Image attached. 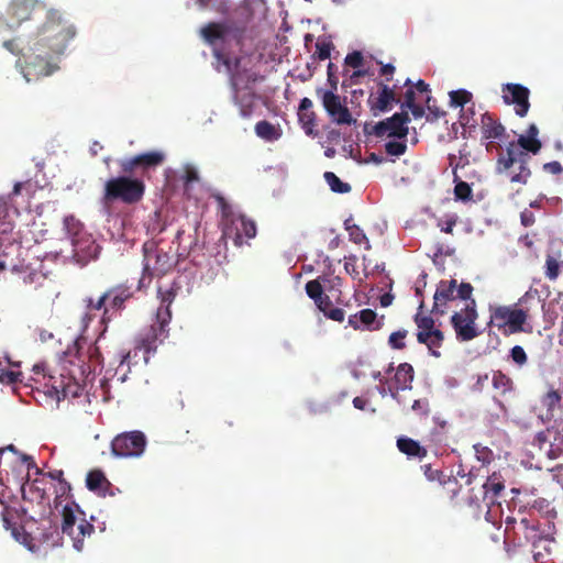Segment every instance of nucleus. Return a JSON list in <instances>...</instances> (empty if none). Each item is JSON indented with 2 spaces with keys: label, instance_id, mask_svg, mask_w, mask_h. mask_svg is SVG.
I'll return each mask as SVG.
<instances>
[{
  "label": "nucleus",
  "instance_id": "obj_28",
  "mask_svg": "<svg viewBox=\"0 0 563 563\" xmlns=\"http://www.w3.org/2000/svg\"><path fill=\"white\" fill-rule=\"evenodd\" d=\"M86 486L90 492L99 496H106L108 490L112 488L111 483L101 470H91L86 476Z\"/></svg>",
  "mask_w": 563,
  "mask_h": 563
},
{
  "label": "nucleus",
  "instance_id": "obj_9",
  "mask_svg": "<svg viewBox=\"0 0 563 563\" xmlns=\"http://www.w3.org/2000/svg\"><path fill=\"white\" fill-rule=\"evenodd\" d=\"M76 511L84 515L75 503L64 506L62 511V532L71 539L73 545L77 551H81L85 538L95 531V527L85 518L78 520Z\"/></svg>",
  "mask_w": 563,
  "mask_h": 563
},
{
  "label": "nucleus",
  "instance_id": "obj_50",
  "mask_svg": "<svg viewBox=\"0 0 563 563\" xmlns=\"http://www.w3.org/2000/svg\"><path fill=\"white\" fill-rule=\"evenodd\" d=\"M406 150V142L389 141L385 144V151L390 156H400L405 154Z\"/></svg>",
  "mask_w": 563,
  "mask_h": 563
},
{
  "label": "nucleus",
  "instance_id": "obj_24",
  "mask_svg": "<svg viewBox=\"0 0 563 563\" xmlns=\"http://www.w3.org/2000/svg\"><path fill=\"white\" fill-rule=\"evenodd\" d=\"M424 476L431 481H438L439 486L441 488L440 495L449 498L450 500H453L456 495L459 494L461 489V485L459 484L457 479L452 476H446L443 474L442 471L433 468L431 464H426L421 466Z\"/></svg>",
  "mask_w": 563,
  "mask_h": 563
},
{
  "label": "nucleus",
  "instance_id": "obj_27",
  "mask_svg": "<svg viewBox=\"0 0 563 563\" xmlns=\"http://www.w3.org/2000/svg\"><path fill=\"white\" fill-rule=\"evenodd\" d=\"M316 112L312 110V101L305 97L298 108V120L307 135L314 136Z\"/></svg>",
  "mask_w": 563,
  "mask_h": 563
},
{
  "label": "nucleus",
  "instance_id": "obj_61",
  "mask_svg": "<svg viewBox=\"0 0 563 563\" xmlns=\"http://www.w3.org/2000/svg\"><path fill=\"white\" fill-rule=\"evenodd\" d=\"M183 179L185 187L188 188L191 183L199 180V174L195 167L186 166Z\"/></svg>",
  "mask_w": 563,
  "mask_h": 563
},
{
  "label": "nucleus",
  "instance_id": "obj_51",
  "mask_svg": "<svg viewBox=\"0 0 563 563\" xmlns=\"http://www.w3.org/2000/svg\"><path fill=\"white\" fill-rule=\"evenodd\" d=\"M49 482L45 481V476H41L40 478H35L32 483V488L38 494L40 499L48 500V494H47V485Z\"/></svg>",
  "mask_w": 563,
  "mask_h": 563
},
{
  "label": "nucleus",
  "instance_id": "obj_2",
  "mask_svg": "<svg viewBox=\"0 0 563 563\" xmlns=\"http://www.w3.org/2000/svg\"><path fill=\"white\" fill-rule=\"evenodd\" d=\"M158 297L161 298V306L157 308L155 322L141 334L139 346L136 350L144 351V360L148 362V354L155 352L157 343L163 342L168 335L167 325L172 319L170 305L173 303L176 291L173 288L163 290L158 287Z\"/></svg>",
  "mask_w": 563,
  "mask_h": 563
},
{
  "label": "nucleus",
  "instance_id": "obj_10",
  "mask_svg": "<svg viewBox=\"0 0 563 563\" xmlns=\"http://www.w3.org/2000/svg\"><path fill=\"white\" fill-rule=\"evenodd\" d=\"M423 302L420 303L418 312L413 317L417 325V341L428 347L430 354L440 357V349L444 342V333L435 327V321L431 316L422 313Z\"/></svg>",
  "mask_w": 563,
  "mask_h": 563
},
{
  "label": "nucleus",
  "instance_id": "obj_46",
  "mask_svg": "<svg viewBox=\"0 0 563 563\" xmlns=\"http://www.w3.org/2000/svg\"><path fill=\"white\" fill-rule=\"evenodd\" d=\"M472 188L466 181H457L454 187V196L457 200L468 201L472 199Z\"/></svg>",
  "mask_w": 563,
  "mask_h": 563
},
{
  "label": "nucleus",
  "instance_id": "obj_1",
  "mask_svg": "<svg viewBox=\"0 0 563 563\" xmlns=\"http://www.w3.org/2000/svg\"><path fill=\"white\" fill-rule=\"evenodd\" d=\"M76 35V29L64 20L57 10L46 12V21L40 27L37 37L31 46L32 56L29 57L27 68L37 76H49L56 70L51 63L54 55L64 53L67 43Z\"/></svg>",
  "mask_w": 563,
  "mask_h": 563
},
{
  "label": "nucleus",
  "instance_id": "obj_48",
  "mask_svg": "<svg viewBox=\"0 0 563 563\" xmlns=\"http://www.w3.org/2000/svg\"><path fill=\"white\" fill-rule=\"evenodd\" d=\"M560 275V263L551 255L545 260V276L550 280H555Z\"/></svg>",
  "mask_w": 563,
  "mask_h": 563
},
{
  "label": "nucleus",
  "instance_id": "obj_16",
  "mask_svg": "<svg viewBox=\"0 0 563 563\" xmlns=\"http://www.w3.org/2000/svg\"><path fill=\"white\" fill-rule=\"evenodd\" d=\"M409 121L410 118L407 111L396 112L390 118L377 122L373 126V134L377 137L406 139Z\"/></svg>",
  "mask_w": 563,
  "mask_h": 563
},
{
  "label": "nucleus",
  "instance_id": "obj_60",
  "mask_svg": "<svg viewBox=\"0 0 563 563\" xmlns=\"http://www.w3.org/2000/svg\"><path fill=\"white\" fill-rule=\"evenodd\" d=\"M356 262H357V258L354 255L346 257L345 262H344L345 272L349 275H351L353 278H357L358 274H360L357 266H356Z\"/></svg>",
  "mask_w": 563,
  "mask_h": 563
},
{
  "label": "nucleus",
  "instance_id": "obj_29",
  "mask_svg": "<svg viewBox=\"0 0 563 563\" xmlns=\"http://www.w3.org/2000/svg\"><path fill=\"white\" fill-rule=\"evenodd\" d=\"M397 448L408 457L423 459L428 453L427 449L421 446L418 441L407 437L398 438Z\"/></svg>",
  "mask_w": 563,
  "mask_h": 563
},
{
  "label": "nucleus",
  "instance_id": "obj_42",
  "mask_svg": "<svg viewBox=\"0 0 563 563\" xmlns=\"http://www.w3.org/2000/svg\"><path fill=\"white\" fill-rule=\"evenodd\" d=\"M345 230L349 232L350 240L355 244H362L364 242H368L366 234L364 231L356 224H351V219L345 220L344 222Z\"/></svg>",
  "mask_w": 563,
  "mask_h": 563
},
{
  "label": "nucleus",
  "instance_id": "obj_18",
  "mask_svg": "<svg viewBox=\"0 0 563 563\" xmlns=\"http://www.w3.org/2000/svg\"><path fill=\"white\" fill-rule=\"evenodd\" d=\"M378 90L376 93H371L367 100L371 112L374 115L390 111L393 106L400 103V98L397 97V85L393 87L379 81L377 84Z\"/></svg>",
  "mask_w": 563,
  "mask_h": 563
},
{
  "label": "nucleus",
  "instance_id": "obj_43",
  "mask_svg": "<svg viewBox=\"0 0 563 563\" xmlns=\"http://www.w3.org/2000/svg\"><path fill=\"white\" fill-rule=\"evenodd\" d=\"M408 335V331L402 329L393 332L388 338V344L394 350H404L406 347L405 339Z\"/></svg>",
  "mask_w": 563,
  "mask_h": 563
},
{
  "label": "nucleus",
  "instance_id": "obj_52",
  "mask_svg": "<svg viewBox=\"0 0 563 563\" xmlns=\"http://www.w3.org/2000/svg\"><path fill=\"white\" fill-rule=\"evenodd\" d=\"M332 48L333 44L329 41L317 42L314 56L320 60L328 59Z\"/></svg>",
  "mask_w": 563,
  "mask_h": 563
},
{
  "label": "nucleus",
  "instance_id": "obj_33",
  "mask_svg": "<svg viewBox=\"0 0 563 563\" xmlns=\"http://www.w3.org/2000/svg\"><path fill=\"white\" fill-rule=\"evenodd\" d=\"M255 133L265 141H276L280 137V132L271 122L263 120L255 124Z\"/></svg>",
  "mask_w": 563,
  "mask_h": 563
},
{
  "label": "nucleus",
  "instance_id": "obj_58",
  "mask_svg": "<svg viewBox=\"0 0 563 563\" xmlns=\"http://www.w3.org/2000/svg\"><path fill=\"white\" fill-rule=\"evenodd\" d=\"M363 55L358 51H354L346 55L345 64L353 68H358L363 65Z\"/></svg>",
  "mask_w": 563,
  "mask_h": 563
},
{
  "label": "nucleus",
  "instance_id": "obj_4",
  "mask_svg": "<svg viewBox=\"0 0 563 563\" xmlns=\"http://www.w3.org/2000/svg\"><path fill=\"white\" fill-rule=\"evenodd\" d=\"M531 156L518 150L514 144L506 146V153L501 154L496 163V170L508 177L512 184L527 185L531 177L529 162Z\"/></svg>",
  "mask_w": 563,
  "mask_h": 563
},
{
  "label": "nucleus",
  "instance_id": "obj_53",
  "mask_svg": "<svg viewBox=\"0 0 563 563\" xmlns=\"http://www.w3.org/2000/svg\"><path fill=\"white\" fill-rule=\"evenodd\" d=\"M102 365V355L98 346L89 347V372H95L97 366Z\"/></svg>",
  "mask_w": 563,
  "mask_h": 563
},
{
  "label": "nucleus",
  "instance_id": "obj_59",
  "mask_svg": "<svg viewBox=\"0 0 563 563\" xmlns=\"http://www.w3.org/2000/svg\"><path fill=\"white\" fill-rule=\"evenodd\" d=\"M474 450L479 461H482L483 463L490 462L493 455L492 450H489L486 446H483L482 444H475Z\"/></svg>",
  "mask_w": 563,
  "mask_h": 563
},
{
  "label": "nucleus",
  "instance_id": "obj_47",
  "mask_svg": "<svg viewBox=\"0 0 563 563\" xmlns=\"http://www.w3.org/2000/svg\"><path fill=\"white\" fill-rule=\"evenodd\" d=\"M404 86L407 88L404 96V101L400 100V108L401 111H405V107L412 106L416 103V90L413 87V84L410 79H407L404 84Z\"/></svg>",
  "mask_w": 563,
  "mask_h": 563
},
{
  "label": "nucleus",
  "instance_id": "obj_34",
  "mask_svg": "<svg viewBox=\"0 0 563 563\" xmlns=\"http://www.w3.org/2000/svg\"><path fill=\"white\" fill-rule=\"evenodd\" d=\"M508 144H514L518 150H521L527 154H538L542 147V144L538 137H528L525 135H520L516 142L512 141Z\"/></svg>",
  "mask_w": 563,
  "mask_h": 563
},
{
  "label": "nucleus",
  "instance_id": "obj_63",
  "mask_svg": "<svg viewBox=\"0 0 563 563\" xmlns=\"http://www.w3.org/2000/svg\"><path fill=\"white\" fill-rule=\"evenodd\" d=\"M412 410L419 411L422 415H428L429 412V402L427 399H417L412 404Z\"/></svg>",
  "mask_w": 563,
  "mask_h": 563
},
{
  "label": "nucleus",
  "instance_id": "obj_13",
  "mask_svg": "<svg viewBox=\"0 0 563 563\" xmlns=\"http://www.w3.org/2000/svg\"><path fill=\"white\" fill-rule=\"evenodd\" d=\"M146 437L142 431L122 432L111 442V452L118 457H139L146 448Z\"/></svg>",
  "mask_w": 563,
  "mask_h": 563
},
{
  "label": "nucleus",
  "instance_id": "obj_7",
  "mask_svg": "<svg viewBox=\"0 0 563 563\" xmlns=\"http://www.w3.org/2000/svg\"><path fill=\"white\" fill-rule=\"evenodd\" d=\"M488 327H496L505 335L526 332L525 323L528 320V312L517 305L501 306L489 305Z\"/></svg>",
  "mask_w": 563,
  "mask_h": 563
},
{
  "label": "nucleus",
  "instance_id": "obj_30",
  "mask_svg": "<svg viewBox=\"0 0 563 563\" xmlns=\"http://www.w3.org/2000/svg\"><path fill=\"white\" fill-rule=\"evenodd\" d=\"M255 93L254 92H245L241 93L240 91L233 92V101L239 107L241 117L249 119L254 113L255 109Z\"/></svg>",
  "mask_w": 563,
  "mask_h": 563
},
{
  "label": "nucleus",
  "instance_id": "obj_37",
  "mask_svg": "<svg viewBox=\"0 0 563 563\" xmlns=\"http://www.w3.org/2000/svg\"><path fill=\"white\" fill-rule=\"evenodd\" d=\"M493 387L500 394L505 395L506 393L512 389V380L509 376L504 374L501 371H495L493 373L492 378Z\"/></svg>",
  "mask_w": 563,
  "mask_h": 563
},
{
  "label": "nucleus",
  "instance_id": "obj_26",
  "mask_svg": "<svg viewBox=\"0 0 563 563\" xmlns=\"http://www.w3.org/2000/svg\"><path fill=\"white\" fill-rule=\"evenodd\" d=\"M482 140H503L506 135L505 126L489 112L481 118Z\"/></svg>",
  "mask_w": 563,
  "mask_h": 563
},
{
  "label": "nucleus",
  "instance_id": "obj_44",
  "mask_svg": "<svg viewBox=\"0 0 563 563\" xmlns=\"http://www.w3.org/2000/svg\"><path fill=\"white\" fill-rule=\"evenodd\" d=\"M23 283L25 285H35V289L43 288L47 284V278L44 274L38 272H30L23 276Z\"/></svg>",
  "mask_w": 563,
  "mask_h": 563
},
{
  "label": "nucleus",
  "instance_id": "obj_3",
  "mask_svg": "<svg viewBox=\"0 0 563 563\" xmlns=\"http://www.w3.org/2000/svg\"><path fill=\"white\" fill-rule=\"evenodd\" d=\"M144 194L143 179L124 174L106 181L102 199L104 203L120 201L125 205H135L143 199Z\"/></svg>",
  "mask_w": 563,
  "mask_h": 563
},
{
  "label": "nucleus",
  "instance_id": "obj_8",
  "mask_svg": "<svg viewBox=\"0 0 563 563\" xmlns=\"http://www.w3.org/2000/svg\"><path fill=\"white\" fill-rule=\"evenodd\" d=\"M474 287L470 283L457 285L456 279L441 280L433 296V306L431 312L435 316H444L446 303L455 299L466 301L471 299Z\"/></svg>",
  "mask_w": 563,
  "mask_h": 563
},
{
  "label": "nucleus",
  "instance_id": "obj_23",
  "mask_svg": "<svg viewBox=\"0 0 563 563\" xmlns=\"http://www.w3.org/2000/svg\"><path fill=\"white\" fill-rule=\"evenodd\" d=\"M44 9V4L36 0H13L9 7V14L12 19L10 27L19 26L23 21L30 20L34 13Z\"/></svg>",
  "mask_w": 563,
  "mask_h": 563
},
{
  "label": "nucleus",
  "instance_id": "obj_21",
  "mask_svg": "<svg viewBox=\"0 0 563 563\" xmlns=\"http://www.w3.org/2000/svg\"><path fill=\"white\" fill-rule=\"evenodd\" d=\"M222 234L227 239H232L234 245L241 246L244 243L243 238H255L256 224L245 216H239L231 220V224L225 225Z\"/></svg>",
  "mask_w": 563,
  "mask_h": 563
},
{
  "label": "nucleus",
  "instance_id": "obj_11",
  "mask_svg": "<svg viewBox=\"0 0 563 563\" xmlns=\"http://www.w3.org/2000/svg\"><path fill=\"white\" fill-rule=\"evenodd\" d=\"M477 318V303L471 297V299L465 301V306L461 310L455 311L451 316L450 322L459 341L468 342L481 334L476 325Z\"/></svg>",
  "mask_w": 563,
  "mask_h": 563
},
{
  "label": "nucleus",
  "instance_id": "obj_17",
  "mask_svg": "<svg viewBox=\"0 0 563 563\" xmlns=\"http://www.w3.org/2000/svg\"><path fill=\"white\" fill-rule=\"evenodd\" d=\"M244 31L245 27H233V24L230 22H209L200 29L199 33L207 44L216 45L231 34L233 38L240 42Z\"/></svg>",
  "mask_w": 563,
  "mask_h": 563
},
{
  "label": "nucleus",
  "instance_id": "obj_41",
  "mask_svg": "<svg viewBox=\"0 0 563 563\" xmlns=\"http://www.w3.org/2000/svg\"><path fill=\"white\" fill-rule=\"evenodd\" d=\"M449 96L450 106L453 108L460 107L461 109L465 108V106L470 103L473 98V95L465 89L452 90L449 92Z\"/></svg>",
  "mask_w": 563,
  "mask_h": 563
},
{
  "label": "nucleus",
  "instance_id": "obj_6",
  "mask_svg": "<svg viewBox=\"0 0 563 563\" xmlns=\"http://www.w3.org/2000/svg\"><path fill=\"white\" fill-rule=\"evenodd\" d=\"M144 265L143 274L139 282V288L151 283L153 277H162L175 266L173 255L161 249L155 242L147 241L143 244Z\"/></svg>",
  "mask_w": 563,
  "mask_h": 563
},
{
  "label": "nucleus",
  "instance_id": "obj_31",
  "mask_svg": "<svg viewBox=\"0 0 563 563\" xmlns=\"http://www.w3.org/2000/svg\"><path fill=\"white\" fill-rule=\"evenodd\" d=\"M317 308L324 314L325 318L342 322L345 318V312L341 308L333 307L332 301L328 295H323L322 299L314 301Z\"/></svg>",
  "mask_w": 563,
  "mask_h": 563
},
{
  "label": "nucleus",
  "instance_id": "obj_55",
  "mask_svg": "<svg viewBox=\"0 0 563 563\" xmlns=\"http://www.w3.org/2000/svg\"><path fill=\"white\" fill-rule=\"evenodd\" d=\"M431 100L432 98L430 96H427L426 106L429 111V114L427 115L428 121H434L445 115V111L441 110L434 104H431Z\"/></svg>",
  "mask_w": 563,
  "mask_h": 563
},
{
  "label": "nucleus",
  "instance_id": "obj_62",
  "mask_svg": "<svg viewBox=\"0 0 563 563\" xmlns=\"http://www.w3.org/2000/svg\"><path fill=\"white\" fill-rule=\"evenodd\" d=\"M335 66L332 63H329L328 65V81L331 87L330 90H336L338 89V82L339 79L334 74Z\"/></svg>",
  "mask_w": 563,
  "mask_h": 563
},
{
  "label": "nucleus",
  "instance_id": "obj_5",
  "mask_svg": "<svg viewBox=\"0 0 563 563\" xmlns=\"http://www.w3.org/2000/svg\"><path fill=\"white\" fill-rule=\"evenodd\" d=\"M214 56L225 66L232 92L242 89L249 90L254 84L263 79L258 71L251 66V60L245 57L231 59L219 51H214Z\"/></svg>",
  "mask_w": 563,
  "mask_h": 563
},
{
  "label": "nucleus",
  "instance_id": "obj_40",
  "mask_svg": "<svg viewBox=\"0 0 563 563\" xmlns=\"http://www.w3.org/2000/svg\"><path fill=\"white\" fill-rule=\"evenodd\" d=\"M483 488L485 492V496H487L490 493L492 494L490 498L494 499L495 497L499 496V494L504 490L505 485H504V482L501 481L500 476H498L496 473H494L483 484Z\"/></svg>",
  "mask_w": 563,
  "mask_h": 563
},
{
  "label": "nucleus",
  "instance_id": "obj_32",
  "mask_svg": "<svg viewBox=\"0 0 563 563\" xmlns=\"http://www.w3.org/2000/svg\"><path fill=\"white\" fill-rule=\"evenodd\" d=\"M84 302H85L87 312L85 313L82 321L85 322L86 325H88V323L93 319V314L91 313L92 311L102 310V312H103L104 308H108L106 291L101 296H99L97 299H95L92 297H88L84 300Z\"/></svg>",
  "mask_w": 563,
  "mask_h": 563
},
{
  "label": "nucleus",
  "instance_id": "obj_54",
  "mask_svg": "<svg viewBox=\"0 0 563 563\" xmlns=\"http://www.w3.org/2000/svg\"><path fill=\"white\" fill-rule=\"evenodd\" d=\"M70 490H71L70 484L66 479L59 481L56 484L55 489H54L55 505L56 506L58 505L60 498L68 496Z\"/></svg>",
  "mask_w": 563,
  "mask_h": 563
},
{
  "label": "nucleus",
  "instance_id": "obj_56",
  "mask_svg": "<svg viewBox=\"0 0 563 563\" xmlns=\"http://www.w3.org/2000/svg\"><path fill=\"white\" fill-rule=\"evenodd\" d=\"M510 355L512 361L518 365H523L527 363L528 357L522 346L516 345L511 349Z\"/></svg>",
  "mask_w": 563,
  "mask_h": 563
},
{
  "label": "nucleus",
  "instance_id": "obj_49",
  "mask_svg": "<svg viewBox=\"0 0 563 563\" xmlns=\"http://www.w3.org/2000/svg\"><path fill=\"white\" fill-rule=\"evenodd\" d=\"M560 401H561V395L558 390H549L543 399H542V404L543 406L549 410V411H553L555 408L559 407L560 405Z\"/></svg>",
  "mask_w": 563,
  "mask_h": 563
},
{
  "label": "nucleus",
  "instance_id": "obj_25",
  "mask_svg": "<svg viewBox=\"0 0 563 563\" xmlns=\"http://www.w3.org/2000/svg\"><path fill=\"white\" fill-rule=\"evenodd\" d=\"M413 376V367L409 363L399 364L388 389L382 388L379 390L380 395L385 396L388 393L393 398H396L400 390L411 388Z\"/></svg>",
  "mask_w": 563,
  "mask_h": 563
},
{
  "label": "nucleus",
  "instance_id": "obj_64",
  "mask_svg": "<svg viewBox=\"0 0 563 563\" xmlns=\"http://www.w3.org/2000/svg\"><path fill=\"white\" fill-rule=\"evenodd\" d=\"M543 169L547 173L556 175V174H560L562 172V166H561V164L559 162L553 161V162L545 163L543 165Z\"/></svg>",
  "mask_w": 563,
  "mask_h": 563
},
{
  "label": "nucleus",
  "instance_id": "obj_14",
  "mask_svg": "<svg viewBox=\"0 0 563 563\" xmlns=\"http://www.w3.org/2000/svg\"><path fill=\"white\" fill-rule=\"evenodd\" d=\"M335 91L336 90H317L325 112L336 124L351 125L355 123L356 120L353 119L349 108L345 104L346 98L342 99L339 95L335 93Z\"/></svg>",
  "mask_w": 563,
  "mask_h": 563
},
{
  "label": "nucleus",
  "instance_id": "obj_36",
  "mask_svg": "<svg viewBox=\"0 0 563 563\" xmlns=\"http://www.w3.org/2000/svg\"><path fill=\"white\" fill-rule=\"evenodd\" d=\"M360 322L369 331L379 330L383 327V319L377 320V313L372 309H363L358 312Z\"/></svg>",
  "mask_w": 563,
  "mask_h": 563
},
{
  "label": "nucleus",
  "instance_id": "obj_15",
  "mask_svg": "<svg viewBox=\"0 0 563 563\" xmlns=\"http://www.w3.org/2000/svg\"><path fill=\"white\" fill-rule=\"evenodd\" d=\"M165 154L161 151H151L120 161L119 165L123 174L134 175L140 170L145 176L150 170L156 169L165 162Z\"/></svg>",
  "mask_w": 563,
  "mask_h": 563
},
{
  "label": "nucleus",
  "instance_id": "obj_45",
  "mask_svg": "<svg viewBox=\"0 0 563 563\" xmlns=\"http://www.w3.org/2000/svg\"><path fill=\"white\" fill-rule=\"evenodd\" d=\"M474 115H475L474 106L463 108V109H461V112H460L459 122L464 128H475L477 122L474 119Z\"/></svg>",
  "mask_w": 563,
  "mask_h": 563
},
{
  "label": "nucleus",
  "instance_id": "obj_20",
  "mask_svg": "<svg viewBox=\"0 0 563 563\" xmlns=\"http://www.w3.org/2000/svg\"><path fill=\"white\" fill-rule=\"evenodd\" d=\"M503 99L506 104H514L517 115L523 118L530 109V91L520 84H506L503 86Z\"/></svg>",
  "mask_w": 563,
  "mask_h": 563
},
{
  "label": "nucleus",
  "instance_id": "obj_35",
  "mask_svg": "<svg viewBox=\"0 0 563 563\" xmlns=\"http://www.w3.org/2000/svg\"><path fill=\"white\" fill-rule=\"evenodd\" d=\"M327 282L328 278L324 276L309 280L305 286L308 297L311 298L313 301L322 299V296L324 295L323 286H327Z\"/></svg>",
  "mask_w": 563,
  "mask_h": 563
},
{
  "label": "nucleus",
  "instance_id": "obj_12",
  "mask_svg": "<svg viewBox=\"0 0 563 563\" xmlns=\"http://www.w3.org/2000/svg\"><path fill=\"white\" fill-rule=\"evenodd\" d=\"M85 372L81 371L80 378L75 377L70 372L65 374L62 372L58 377L49 376V384H47V394L54 397L58 402L68 398L79 397L82 393V384Z\"/></svg>",
  "mask_w": 563,
  "mask_h": 563
},
{
  "label": "nucleus",
  "instance_id": "obj_39",
  "mask_svg": "<svg viewBox=\"0 0 563 563\" xmlns=\"http://www.w3.org/2000/svg\"><path fill=\"white\" fill-rule=\"evenodd\" d=\"M13 229L12 221L9 213V199L0 197V233L4 234L11 232Z\"/></svg>",
  "mask_w": 563,
  "mask_h": 563
},
{
  "label": "nucleus",
  "instance_id": "obj_57",
  "mask_svg": "<svg viewBox=\"0 0 563 563\" xmlns=\"http://www.w3.org/2000/svg\"><path fill=\"white\" fill-rule=\"evenodd\" d=\"M22 373L19 371H5L1 368L0 382L1 383H16L21 382Z\"/></svg>",
  "mask_w": 563,
  "mask_h": 563
},
{
  "label": "nucleus",
  "instance_id": "obj_19",
  "mask_svg": "<svg viewBox=\"0 0 563 563\" xmlns=\"http://www.w3.org/2000/svg\"><path fill=\"white\" fill-rule=\"evenodd\" d=\"M108 308L102 312L101 322L107 323L113 312L125 308V302L133 297V290L125 284L115 285L106 291Z\"/></svg>",
  "mask_w": 563,
  "mask_h": 563
},
{
  "label": "nucleus",
  "instance_id": "obj_38",
  "mask_svg": "<svg viewBox=\"0 0 563 563\" xmlns=\"http://www.w3.org/2000/svg\"><path fill=\"white\" fill-rule=\"evenodd\" d=\"M323 177L333 192L347 194L352 189L350 184L342 181L333 172H325Z\"/></svg>",
  "mask_w": 563,
  "mask_h": 563
},
{
  "label": "nucleus",
  "instance_id": "obj_22",
  "mask_svg": "<svg viewBox=\"0 0 563 563\" xmlns=\"http://www.w3.org/2000/svg\"><path fill=\"white\" fill-rule=\"evenodd\" d=\"M73 253L78 263L87 264L98 257L100 246L87 232H77L73 238Z\"/></svg>",
  "mask_w": 563,
  "mask_h": 563
}]
</instances>
